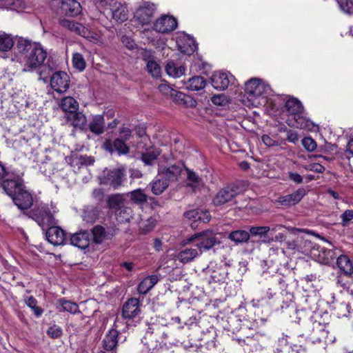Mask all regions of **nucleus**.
Listing matches in <instances>:
<instances>
[{
    "label": "nucleus",
    "instance_id": "1",
    "mask_svg": "<svg viewBox=\"0 0 353 353\" xmlns=\"http://www.w3.org/2000/svg\"><path fill=\"white\" fill-rule=\"evenodd\" d=\"M16 48L21 55L24 61L23 72H32L39 69V79L45 81L47 77L46 73H50L54 69L53 62L50 63V59L47 63L43 64L47 58V52L39 43L32 42L23 38L19 39Z\"/></svg>",
    "mask_w": 353,
    "mask_h": 353
},
{
    "label": "nucleus",
    "instance_id": "2",
    "mask_svg": "<svg viewBox=\"0 0 353 353\" xmlns=\"http://www.w3.org/2000/svg\"><path fill=\"white\" fill-rule=\"evenodd\" d=\"M272 90L270 86L260 79L253 78L245 85V96L248 101L247 105L257 107L265 102V98L270 95Z\"/></svg>",
    "mask_w": 353,
    "mask_h": 353
},
{
    "label": "nucleus",
    "instance_id": "3",
    "mask_svg": "<svg viewBox=\"0 0 353 353\" xmlns=\"http://www.w3.org/2000/svg\"><path fill=\"white\" fill-rule=\"evenodd\" d=\"M57 212L56 207L45 203L36 204L33 208L26 213V216L33 219L41 228L45 230L48 227L58 224L55 218Z\"/></svg>",
    "mask_w": 353,
    "mask_h": 353
},
{
    "label": "nucleus",
    "instance_id": "4",
    "mask_svg": "<svg viewBox=\"0 0 353 353\" xmlns=\"http://www.w3.org/2000/svg\"><path fill=\"white\" fill-rule=\"evenodd\" d=\"M288 113L293 117L294 123L292 126L297 128L312 130L314 125L312 121L307 119L304 115V110L300 101L295 98L287 100L285 105Z\"/></svg>",
    "mask_w": 353,
    "mask_h": 353
},
{
    "label": "nucleus",
    "instance_id": "5",
    "mask_svg": "<svg viewBox=\"0 0 353 353\" xmlns=\"http://www.w3.org/2000/svg\"><path fill=\"white\" fill-rule=\"evenodd\" d=\"M23 176V172L17 173L14 171L10 172L8 177L0 183L4 193L11 197L25 188L26 185Z\"/></svg>",
    "mask_w": 353,
    "mask_h": 353
},
{
    "label": "nucleus",
    "instance_id": "6",
    "mask_svg": "<svg viewBox=\"0 0 353 353\" xmlns=\"http://www.w3.org/2000/svg\"><path fill=\"white\" fill-rule=\"evenodd\" d=\"M114 210L116 219L119 223L129 222L133 211L129 203L125 201L123 195H112V210Z\"/></svg>",
    "mask_w": 353,
    "mask_h": 353
},
{
    "label": "nucleus",
    "instance_id": "7",
    "mask_svg": "<svg viewBox=\"0 0 353 353\" xmlns=\"http://www.w3.org/2000/svg\"><path fill=\"white\" fill-rule=\"evenodd\" d=\"M185 168L181 161L174 163L168 162L165 164L163 162L159 163L158 172L159 176H163L168 182L178 181Z\"/></svg>",
    "mask_w": 353,
    "mask_h": 353
},
{
    "label": "nucleus",
    "instance_id": "8",
    "mask_svg": "<svg viewBox=\"0 0 353 353\" xmlns=\"http://www.w3.org/2000/svg\"><path fill=\"white\" fill-rule=\"evenodd\" d=\"M189 241L194 243V247H198L201 250V253L203 250H208L219 242L216 237L215 233L212 230H205L197 233L189 239Z\"/></svg>",
    "mask_w": 353,
    "mask_h": 353
},
{
    "label": "nucleus",
    "instance_id": "9",
    "mask_svg": "<svg viewBox=\"0 0 353 353\" xmlns=\"http://www.w3.org/2000/svg\"><path fill=\"white\" fill-rule=\"evenodd\" d=\"M242 189L238 184H232L219 190L212 199L214 206H221L234 200L239 195Z\"/></svg>",
    "mask_w": 353,
    "mask_h": 353
},
{
    "label": "nucleus",
    "instance_id": "10",
    "mask_svg": "<svg viewBox=\"0 0 353 353\" xmlns=\"http://www.w3.org/2000/svg\"><path fill=\"white\" fill-rule=\"evenodd\" d=\"M167 337L164 327L159 325L149 326L143 342L150 350L157 349L163 342V339Z\"/></svg>",
    "mask_w": 353,
    "mask_h": 353
},
{
    "label": "nucleus",
    "instance_id": "11",
    "mask_svg": "<svg viewBox=\"0 0 353 353\" xmlns=\"http://www.w3.org/2000/svg\"><path fill=\"white\" fill-rule=\"evenodd\" d=\"M14 204L26 215L34 203L32 194L26 186L10 197Z\"/></svg>",
    "mask_w": 353,
    "mask_h": 353
},
{
    "label": "nucleus",
    "instance_id": "12",
    "mask_svg": "<svg viewBox=\"0 0 353 353\" xmlns=\"http://www.w3.org/2000/svg\"><path fill=\"white\" fill-rule=\"evenodd\" d=\"M70 77L63 71L54 72L50 78L52 88L59 93H63L67 91L70 86Z\"/></svg>",
    "mask_w": 353,
    "mask_h": 353
},
{
    "label": "nucleus",
    "instance_id": "13",
    "mask_svg": "<svg viewBox=\"0 0 353 353\" xmlns=\"http://www.w3.org/2000/svg\"><path fill=\"white\" fill-rule=\"evenodd\" d=\"M156 7L154 3L144 2L136 11L134 17L141 24L149 23L154 15Z\"/></svg>",
    "mask_w": 353,
    "mask_h": 353
},
{
    "label": "nucleus",
    "instance_id": "14",
    "mask_svg": "<svg viewBox=\"0 0 353 353\" xmlns=\"http://www.w3.org/2000/svg\"><path fill=\"white\" fill-rule=\"evenodd\" d=\"M177 27L176 19L170 15H163L154 23V30L161 33H168Z\"/></svg>",
    "mask_w": 353,
    "mask_h": 353
},
{
    "label": "nucleus",
    "instance_id": "15",
    "mask_svg": "<svg viewBox=\"0 0 353 353\" xmlns=\"http://www.w3.org/2000/svg\"><path fill=\"white\" fill-rule=\"evenodd\" d=\"M46 236L47 240L54 245H59L64 243L65 239V232L57 225L48 227Z\"/></svg>",
    "mask_w": 353,
    "mask_h": 353
},
{
    "label": "nucleus",
    "instance_id": "16",
    "mask_svg": "<svg viewBox=\"0 0 353 353\" xmlns=\"http://www.w3.org/2000/svg\"><path fill=\"white\" fill-rule=\"evenodd\" d=\"M311 339L313 343H324V344L332 343L335 341L336 338L332 334H329V332L326 330L323 325L318 324L314 327L311 334Z\"/></svg>",
    "mask_w": 353,
    "mask_h": 353
},
{
    "label": "nucleus",
    "instance_id": "17",
    "mask_svg": "<svg viewBox=\"0 0 353 353\" xmlns=\"http://www.w3.org/2000/svg\"><path fill=\"white\" fill-rule=\"evenodd\" d=\"M141 313L140 301L137 298L129 299L123 305L122 315L124 319H131L139 316Z\"/></svg>",
    "mask_w": 353,
    "mask_h": 353
},
{
    "label": "nucleus",
    "instance_id": "18",
    "mask_svg": "<svg viewBox=\"0 0 353 353\" xmlns=\"http://www.w3.org/2000/svg\"><path fill=\"white\" fill-rule=\"evenodd\" d=\"M305 194V190L301 188L292 194L279 196L276 199V203L285 206L294 205L299 203Z\"/></svg>",
    "mask_w": 353,
    "mask_h": 353
},
{
    "label": "nucleus",
    "instance_id": "19",
    "mask_svg": "<svg viewBox=\"0 0 353 353\" xmlns=\"http://www.w3.org/2000/svg\"><path fill=\"white\" fill-rule=\"evenodd\" d=\"M158 89L160 92L165 96H170L172 97H174L175 99L178 101H181L184 103L187 101L186 99H189L190 101L191 106H196V101L193 99H191L188 96H185L183 93L181 92H178L174 89H172L169 85L166 83H161L158 86Z\"/></svg>",
    "mask_w": 353,
    "mask_h": 353
},
{
    "label": "nucleus",
    "instance_id": "20",
    "mask_svg": "<svg viewBox=\"0 0 353 353\" xmlns=\"http://www.w3.org/2000/svg\"><path fill=\"white\" fill-rule=\"evenodd\" d=\"M60 13L68 17H75L81 11L80 3L76 0H60Z\"/></svg>",
    "mask_w": 353,
    "mask_h": 353
},
{
    "label": "nucleus",
    "instance_id": "21",
    "mask_svg": "<svg viewBox=\"0 0 353 353\" xmlns=\"http://www.w3.org/2000/svg\"><path fill=\"white\" fill-rule=\"evenodd\" d=\"M90 234L88 230H83L76 232L70 237V243L81 250L89 246Z\"/></svg>",
    "mask_w": 353,
    "mask_h": 353
},
{
    "label": "nucleus",
    "instance_id": "22",
    "mask_svg": "<svg viewBox=\"0 0 353 353\" xmlns=\"http://www.w3.org/2000/svg\"><path fill=\"white\" fill-rule=\"evenodd\" d=\"M65 118L75 128L84 130L88 126L86 117L81 112L76 111L72 114H66Z\"/></svg>",
    "mask_w": 353,
    "mask_h": 353
},
{
    "label": "nucleus",
    "instance_id": "23",
    "mask_svg": "<svg viewBox=\"0 0 353 353\" xmlns=\"http://www.w3.org/2000/svg\"><path fill=\"white\" fill-rule=\"evenodd\" d=\"M212 85L216 90H224L230 83L229 75L223 72H215L211 77Z\"/></svg>",
    "mask_w": 353,
    "mask_h": 353
},
{
    "label": "nucleus",
    "instance_id": "24",
    "mask_svg": "<svg viewBox=\"0 0 353 353\" xmlns=\"http://www.w3.org/2000/svg\"><path fill=\"white\" fill-rule=\"evenodd\" d=\"M201 250L194 247V243L185 248L178 254V259L183 263H188L201 254Z\"/></svg>",
    "mask_w": 353,
    "mask_h": 353
},
{
    "label": "nucleus",
    "instance_id": "25",
    "mask_svg": "<svg viewBox=\"0 0 353 353\" xmlns=\"http://www.w3.org/2000/svg\"><path fill=\"white\" fill-rule=\"evenodd\" d=\"M112 17L117 22L125 21L128 17V10L125 5L115 2L112 5Z\"/></svg>",
    "mask_w": 353,
    "mask_h": 353
},
{
    "label": "nucleus",
    "instance_id": "26",
    "mask_svg": "<svg viewBox=\"0 0 353 353\" xmlns=\"http://www.w3.org/2000/svg\"><path fill=\"white\" fill-rule=\"evenodd\" d=\"M170 182H168L163 176H159V173L150 183L151 191L155 195L161 194L168 188Z\"/></svg>",
    "mask_w": 353,
    "mask_h": 353
},
{
    "label": "nucleus",
    "instance_id": "27",
    "mask_svg": "<svg viewBox=\"0 0 353 353\" xmlns=\"http://www.w3.org/2000/svg\"><path fill=\"white\" fill-rule=\"evenodd\" d=\"M159 281V277L157 274H152L144 278L138 285L137 290L139 294H145L148 292Z\"/></svg>",
    "mask_w": 353,
    "mask_h": 353
},
{
    "label": "nucleus",
    "instance_id": "28",
    "mask_svg": "<svg viewBox=\"0 0 353 353\" xmlns=\"http://www.w3.org/2000/svg\"><path fill=\"white\" fill-rule=\"evenodd\" d=\"M121 323L124 328L126 327V325L123 324L121 321L116 320L114 323V329H112V342L114 343L113 346H112V351L113 349L119 344L122 343L126 341L127 336L123 333L121 332L118 329L119 328V324Z\"/></svg>",
    "mask_w": 353,
    "mask_h": 353
},
{
    "label": "nucleus",
    "instance_id": "29",
    "mask_svg": "<svg viewBox=\"0 0 353 353\" xmlns=\"http://www.w3.org/2000/svg\"><path fill=\"white\" fill-rule=\"evenodd\" d=\"M126 168L121 166L112 171V188H118L126 179Z\"/></svg>",
    "mask_w": 353,
    "mask_h": 353
},
{
    "label": "nucleus",
    "instance_id": "30",
    "mask_svg": "<svg viewBox=\"0 0 353 353\" xmlns=\"http://www.w3.org/2000/svg\"><path fill=\"white\" fill-rule=\"evenodd\" d=\"M105 192L106 190L104 188H96L93 190L92 196L99 205L103 206L105 203V207L110 208V194H106Z\"/></svg>",
    "mask_w": 353,
    "mask_h": 353
},
{
    "label": "nucleus",
    "instance_id": "31",
    "mask_svg": "<svg viewBox=\"0 0 353 353\" xmlns=\"http://www.w3.org/2000/svg\"><path fill=\"white\" fill-rule=\"evenodd\" d=\"M90 130L96 134H101L103 133L105 128V122L104 118L103 115H95L92 121L88 124V126Z\"/></svg>",
    "mask_w": 353,
    "mask_h": 353
},
{
    "label": "nucleus",
    "instance_id": "32",
    "mask_svg": "<svg viewBox=\"0 0 353 353\" xmlns=\"http://www.w3.org/2000/svg\"><path fill=\"white\" fill-rule=\"evenodd\" d=\"M206 85V81L203 77L195 76L188 79L185 82V87L191 91H199L203 89Z\"/></svg>",
    "mask_w": 353,
    "mask_h": 353
},
{
    "label": "nucleus",
    "instance_id": "33",
    "mask_svg": "<svg viewBox=\"0 0 353 353\" xmlns=\"http://www.w3.org/2000/svg\"><path fill=\"white\" fill-rule=\"evenodd\" d=\"M160 151L156 148H149L141 152V160L147 165H152L159 156Z\"/></svg>",
    "mask_w": 353,
    "mask_h": 353
},
{
    "label": "nucleus",
    "instance_id": "34",
    "mask_svg": "<svg viewBox=\"0 0 353 353\" xmlns=\"http://www.w3.org/2000/svg\"><path fill=\"white\" fill-rule=\"evenodd\" d=\"M79 107L78 102L71 97H67L63 98L60 103V108L63 111L67 112V114H72V112H74L77 111Z\"/></svg>",
    "mask_w": 353,
    "mask_h": 353
},
{
    "label": "nucleus",
    "instance_id": "35",
    "mask_svg": "<svg viewBox=\"0 0 353 353\" xmlns=\"http://www.w3.org/2000/svg\"><path fill=\"white\" fill-rule=\"evenodd\" d=\"M339 268L345 275H350L353 273V265L350 259L345 255H341L337 258L336 261Z\"/></svg>",
    "mask_w": 353,
    "mask_h": 353
},
{
    "label": "nucleus",
    "instance_id": "36",
    "mask_svg": "<svg viewBox=\"0 0 353 353\" xmlns=\"http://www.w3.org/2000/svg\"><path fill=\"white\" fill-rule=\"evenodd\" d=\"M185 70V69L183 66H177L173 61H168L165 65V71L167 74L174 78L182 76L184 74Z\"/></svg>",
    "mask_w": 353,
    "mask_h": 353
},
{
    "label": "nucleus",
    "instance_id": "37",
    "mask_svg": "<svg viewBox=\"0 0 353 353\" xmlns=\"http://www.w3.org/2000/svg\"><path fill=\"white\" fill-rule=\"evenodd\" d=\"M229 239L235 243H243L250 239V233L245 230H235L229 234Z\"/></svg>",
    "mask_w": 353,
    "mask_h": 353
},
{
    "label": "nucleus",
    "instance_id": "38",
    "mask_svg": "<svg viewBox=\"0 0 353 353\" xmlns=\"http://www.w3.org/2000/svg\"><path fill=\"white\" fill-rule=\"evenodd\" d=\"M116 151L119 155L127 154L130 152V148L125 143L123 139L117 138L112 144V152Z\"/></svg>",
    "mask_w": 353,
    "mask_h": 353
},
{
    "label": "nucleus",
    "instance_id": "39",
    "mask_svg": "<svg viewBox=\"0 0 353 353\" xmlns=\"http://www.w3.org/2000/svg\"><path fill=\"white\" fill-rule=\"evenodd\" d=\"M146 69L148 73L154 78L161 77V68L159 64L154 59H148L146 63Z\"/></svg>",
    "mask_w": 353,
    "mask_h": 353
},
{
    "label": "nucleus",
    "instance_id": "40",
    "mask_svg": "<svg viewBox=\"0 0 353 353\" xmlns=\"http://www.w3.org/2000/svg\"><path fill=\"white\" fill-rule=\"evenodd\" d=\"M14 46V41L11 35L3 34L0 35V51L8 52Z\"/></svg>",
    "mask_w": 353,
    "mask_h": 353
},
{
    "label": "nucleus",
    "instance_id": "41",
    "mask_svg": "<svg viewBox=\"0 0 353 353\" xmlns=\"http://www.w3.org/2000/svg\"><path fill=\"white\" fill-rule=\"evenodd\" d=\"M91 232L93 236V241L97 244L102 243L106 234L105 228L100 225H97L93 227Z\"/></svg>",
    "mask_w": 353,
    "mask_h": 353
},
{
    "label": "nucleus",
    "instance_id": "42",
    "mask_svg": "<svg viewBox=\"0 0 353 353\" xmlns=\"http://www.w3.org/2000/svg\"><path fill=\"white\" fill-rule=\"evenodd\" d=\"M82 216L83 221L93 223L99 217V210L95 208H88L83 210Z\"/></svg>",
    "mask_w": 353,
    "mask_h": 353
},
{
    "label": "nucleus",
    "instance_id": "43",
    "mask_svg": "<svg viewBox=\"0 0 353 353\" xmlns=\"http://www.w3.org/2000/svg\"><path fill=\"white\" fill-rule=\"evenodd\" d=\"M59 303L62 308L60 311H67L72 314H75L79 311V306L75 303L65 299H59Z\"/></svg>",
    "mask_w": 353,
    "mask_h": 353
},
{
    "label": "nucleus",
    "instance_id": "44",
    "mask_svg": "<svg viewBox=\"0 0 353 353\" xmlns=\"http://www.w3.org/2000/svg\"><path fill=\"white\" fill-rule=\"evenodd\" d=\"M59 24L63 28L68 29L71 32H74L77 34V30L79 26H81V23L76 22L73 20H70L67 19H59Z\"/></svg>",
    "mask_w": 353,
    "mask_h": 353
},
{
    "label": "nucleus",
    "instance_id": "45",
    "mask_svg": "<svg viewBox=\"0 0 353 353\" xmlns=\"http://www.w3.org/2000/svg\"><path fill=\"white\" fill-rule=\"evenodd\" d=\"M25 302L27 304V305L33 310L34 314L37 317H39L43 312V310L41 307L37 305V301L34 297L31 296L26 299L25 300Z\"/></svg>",
    "mask_w": 353,
    "mask_h": 353
},
{
    "label": "nucleus",
    "instance_id": "46",
    "mask_svg": "<svg viewBox=\"0 0 353 353\" xmlns=\"http://www.w3.org/2000/svg\"><path fill=\"white\" fill-rule=\"evenodd\" d=\"M72 63L74 68L79 71H83L86 66V63L83 55L78 52L73 54Z\"/></svg>",
    "mask_w": 353,
    "mask_h": 353
},
{
    "label": "nucleus",
    "instance_id": "47",
    "mask_svg": "<svg viewBox=\"0 0 353 353\" xmlns=\"http://www.w3.org/2000/svg\"><path fill=\"white\" fill-rule=\"evenodd\" d=\"M130 199L134 203H142L147 201V196L142 190L137 189L130 192Z\"/></svg>",
    "mask_w": 353,
    "mask_h": 353
},
{
    "label": "nucleus",
    "instance_id": "48",
    "mask_svg": "<svg viewBox=\"0 0 353 353\" xmlns=\"http://www.w3.org/2000/svg\"><path fill=\"white\" fill-rule=\"evenodd\" d=\"M270 230V228L268 226H255L250 228L249 233L250 236H259L262 237L265 236Z\"/></svg>",
    "mask_w": 353,
    "mask_h": 353
},
{
    "label": "nucleus",
    "instance_id": "49",
    "mask_svg": "<svg viewBox=\"0 0 353 353\" xmlns=\"http://www.w3.org/2000/svg\"><path fill=\"white\" fill-rule=\"evenodd\" d=\"M65 161L74 169L79 170L81 168L80 154L77 153H74L67 157Z\"/></svg>",
    "mask_w": 353,
    "mask_h": 353
},
{
    "label": "nucleus",
    "instance_id": "50",
    "mask_svg": "<svg viewBox=\"0 0 353 353\" xmlns=\"http://www.w3.org/2000/svg\"><path fill=\"white\" fill-rule=\"evenodd\" d=\"M77 34L91 41L96 38V34L90 30L88 28L83 26L82 24L77 30Z\"/></svg>",
    "mask_w": 353,
    "mask_h": 353
},
{
    "label": "nucleus",
    "instance_id": "51",
    "mask_svg": "<svg viewBox=\"0 0 353 353\" xmlns=\"http://www.w3.org/2000/svg\"><path fill=\"white\" fill-rule=\"evenodd\" d=\"M184 215L185 218L193 221V223H191L192 228H196L197 226L194 225V223L199 221V209L187 211L185 212Z\"/></svg>",
    "mask_w": 353,
    "mask_h": 353
},
{
    "label": "nucleus",
    "instance_id": "52",
    "mask_svg": "<svg viewBox=\"0 0 353 353\" xmlns=\"http://www.w3.org/2000/svg\"><path fill=\"white\" fill-rule=\"evenodd\" d=\"M189 44L188 46H182L181 44H179V48L180 51L185 54H192L196 49V45L194 43V41L192 39H188Z\"/></svg>",
    "mask_w": 353,
    "mask_h": 353
},
{
    "label": "nucleus",
    "instance_id": "53",
    "mask_svg": "<svg viewBox=\"0 0 353 353\" xmlns=\"http://www.w3.org/2000/svg\"><path fill=\"white\" fill-rule=\"evenodd\" d=\"M302 145L309 152H313L316 148V141L311 137H305L302 140Z\"/></svg>",
    "mask_w": 353,
    "mask_h": 353
},
{
    "label": "nucleus",
    "instance_id": "54",
    "mask_svg": "<svg viewBox=\"0 0 353 353\" xmlns=\"http://www.w3.org/2000/svg\"><path fill=\"white\" fill-rule=\"evenodd\" d=\"M47 334L52 339H58L62 336L63 332L61 327L54 325L48 328Z\"/></svg>",
    "mask_w": 353,
    "mask_h": 353
},
{
    "label": "nucleus",
    "instance_id": "55",
    "mask_svg": "<svg viewBox=\"0 0 353 353\" xmlns=\"http://www.w3.org/2000/svg\"><path fill=\"white\" fill-rule=\"evenodd\" d=\"M100 185H108L110 183V170L105 168L98 177Z\"/></svg>",
    "mask_w": 353,
    "mask_h": 353
},
{
    "label": "nucleus",
    "instance_id": "56",
    "mask_svg": "<svg viewBox=\"0 0 353 353\" xmlns=\"http://www.w3.org/2000/svg\"><path fill=\"white\" fill-rule=\"evenodd\" d=\"M97 8L101 13L103 14H105V12H107L108 14L110 13V0H97Z\"/></svg>",
    "mask_w": 353,
    "mask_h": 353
},
{
    "label": "nucleus",
    "instance_id": "57",
    "mask_svg": "<svg viewBox=\"0 0 353 353\" xmlns=\"http://www.w3.org/2000/svg\"><path fill=\"white\" fill-rule=\"evenodd\" d=\"M139 224L140 228L144 232H148L149 231L152 230L154 227V220L152 219H149L146 221H141Z\"/></svg>",
    "mask_w": 353,
    "mask_h": 353
},
{
    "label": "nucleus",
    "instance_id": "58",
    "mask_svg": "<svg viewBox=\"0 0 353 353\" xmlns=\"http://www.w3.org/2000/svg\"><path fill=\"white\" fill-rule=\"evenodd\" d=\"M212 102L216 105H224L227 103V98L223 94H219L213 96L211 98Z\"/></svg>",
    "mask_w": 353,
    "mask_h": 353
},
{
    "label": "nucleus",
    "instance_id": "59",
    "mask_svg": "<svg viewBox=\"0 0 353 353\" xmlns=\"http://www.w3.org/2000/svg\"><path fill=\"white\" fill-rule=\"evenodd\" d=\"M261 140L263 143L268 147L277 146L281 144L279 141L274 140L272 137L267 134L263 135Z\"/></svg>",
    "mask_w": 353,
    "mask_h": 353
},
{
    "label": "nucleus",
    "instance_id": "60",
    "mask_svg": "<svg viewBox=\"0 0 353 353\" xmlns=\"http://www.w3.org/2000/svg\"><path fill=\"white\" fill-rule=\"evenodd\" d=\"M8 5L11 9L19 10L25 8V3L23 0H7Z\"/></svg>",
    "mask_w": 353,
    "mask_h": 353
},
{
    "label": "nucleus",
    "instance_id": "61",
    "mask_svg": "<svg viewBox=\"0 0 353 353\" xmlns=\"http://www.w3.org/2000/svg\"><path fill=\"white\" fill-rule=\"evenodd\" d=\"M306 170L313 171L317 173H323L325 171V168L319 163H311L305 167Z\"/></svg>",
    "mask_w": 353,
    "mask_h": 353
},
{
    "label": "nucleus",
    "instance_id": "62",
    "mask_svg": "<svg viewBox=\"0 0 353 353\" xmlns=\"http://www.w3.org/2000/svg\"><path fill=\"white\" fill-rule=\"evenodd\" d=\"M340 6L342 10L346 13L351 14L353 12V0L341 2L340 3Z\"/></svg>",
    "mask_w": 353,
    "mask_h": 353
},
{
    "label": "nucleus",
    "instance_id": "63",
    "mask_svg": "<svg viewBox=\"0 0 353 353\" xmlns=\"http://www.w3.org/2000/svg\"><path fill=\"white\" fill-rule=\"evenodd\" d=\"M353 219V210H346L341 215L342 225H346Z\"/></svg>",
    "mask_w": 353,
    "mask_h": 353
},
{
    "label": "nucleus",
    "instance_id": "64",
    "mask_svg": "<svg viewBox=\"0 0 353 353\" xmlns=\"http://www.w3.org/2000/svg\"><path fill=\"white\" fill-rule=\"evenodd\" d=\"M81 167L92 165L95 160L93 157L80 154Z\"/></svg>",
    "mask_w": 353,
    "mask_h": 353
}]
</instances>
